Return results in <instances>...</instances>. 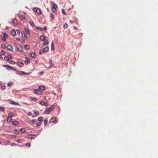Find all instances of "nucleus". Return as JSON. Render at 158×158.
I'll return each mask as SVG.
<instances>
[{"label":"nucleus","mask_w":158,"mask_h":158,"mask_svg":"<svg viewBox=\"0 0 158 158\" xmlns=\"http://www.w3.org/2000/svg\"><path fill=\"white\" fill-rule=\"evenodd\" d=\"M18 49L19 51H22V48L21 46L18 48Z\"/></svg>","instance_id":"41"},{"label":"nucleus","mask_w":158,"mask_h":158,"mask_svg":"<svg viewBox=\"0 0 158 158\" xmlns=\"http://www.w3.org/2000/svg\"><path fill=\"white\" fill-rule=\"evenodd\" d=\"M50 62L51 63V65L49 67V68H51L52 65H53V64H52V61L51 60L50 61Z\"/></svg>","instance_id":"48"},{"label":"nucleus","mask_w":158,"mask_h":158,"mask_svg":"<svg viewBox=\"0 0 158 158\" xmlns=\"http://www.w3.org/2000/svg\"><path fill=\"white\" fill-rule=\"evenodd\" d=\"M45 87L44 86L40 85L39 87V89L40 90H44L45 89Z\"/></svg>","instance_id":"12"},{"label":"nucleus","mask_w":158,"mask_h":158,"mask_svg":"<svg viewBox=\"0 0 158 158\" xmlns=\"http://www.w3.org/2000/svg\"><path fill=\"white\" fill-rule=\"evenodd\" d=\"M61 12H62V14H63L64 15H66V14H65V12L64 10L63 9H62L61 10Z\"/></svg>","instance_id":"43"},{"label":"nucleus","mask_w":158,"mask_h":158,"mask_svg":"<svg viewBox=\"0 0 158 158\" xmlns=\"http://www.w3.org/2000/svg\"><path fill=\"white\" fill-rule=\"evenodd\" d=\"M5 89V86H2L1 87V89L2 90H4Z\"/></svg>","instance_id":"46"},{"label":"nucleus","mask_w":158,"mask_h":158,"mask_svg":"<svg viewBox=\"0 0 158 158\" xmlns=\"http://www.w3.org/2000/svg\"><path fill=\"white\" fill-rule=\"evenodd\" d=\"M17 64L19 67H22L23 65V63L21 62H18Z\"/></svg>","instance_id":"17"},{"label":"nucleus","mask_w":158,"mask_h":158,"mask_svg":"<svg viewBox=\"0 0 158 158\" xmlns=\"http://www.w3.org/2000/svg\"><path fill=\"white\" fill-rule=\"evenodd\" d=\"M5 66H6V68H9V69L14 70L15 71H16L17 70L15 67H12L10 66L7 65H4Z\"/></svg>","instance_id":"9"},{"label":"nucleus","mask_w":158,"mask_h":158,"mask_svg":"<svg viewBox=\"0 0 158 158\" xmlns=\"http://www.w3.org/2000/svg\"><path fill=\"white\" fill-rule=\"evenodd\" d=\"M16 145V144L15 143H14V142H13V143H11V145L12 146H14L15 145Z\"/></svg>","instance_id":"49"},{"label":"nucleus","mask_w":158,"mask_h":158,"mask_svg":"<svg viewBox=\"0 0 158 158\" xmlns=\"http://www.w3.org/2000/svg\"><path fill=\"white\" fill-rule=\"evenodd\" d=\"M53 94H54V95H56V94L55 93H54Z\"/></svg>","instance_id":"64"},{"label":"nucleus","mask_w":158,"mask_h":158,"mask_svg":"<svg viewBox=\"0 0 158 158\" xmlns=\"http://www.w3.org/2000/svg\"><path fill=\"white\" fill-rule=\"evenodd\" d=\"M45 37L44 35H41L40 37V40L42 41H44L45 40Z\"/></svg>","instance_id":"24"},{"label":"nucleus","mask_w":158,"mask_h":158,"mask_svg":"<svg viewBox=\"0 0 158 158\" xmlns=\"http://www.w3.org/2000/svg\"><path fill=\"white\" fill-rule=\"evenodd\" d=\"M24 31L27 34L30 35V31L29 29L27 28H24Z\"/></svg>","instance_id":"19"},{"label":"nucleus","mask_w":158,"mask_h":158,"mask_svg":"<svg viewBox=\"0 0 158 158\" xmlns=\"http://www.w3.org/2000/svg\"><path fill=\"white\" fill-rule=\"evenodd\" d=\"M3 37L2 38V40L3 41H6V39L8 38V35L7 34L5 33H3Z\"/></svg>","instance_id":"7"},{"label":"nucleus","mask_w":158,"mask_h":158,"mask_svg":"<svg viewBox=\"0 0 158 158\" xmlns=\"http://www.w3.org/2000/svg\"><path fill=\"white\" fill-rule=\"evenodd\" d=\"M8 115V116H10V117H11L14 116V114L12 112H11L9 113Z\"/></svg>","instance_id":"37"},{"label":"nucleus","mask_w":158,"mask_h":158,"mask_svg":"<svg viewBox=\"0 0 158 158\" xmlns=\"http://www.w3.org/2000/svg\"><path fill=\"white\" fill-rule=\"evenodd\" d=\"M64 27V28H67L68 27V24L66 23H65L63 25Z\"/></svg>","instance_id":"38"},{"label":"nucleus","mask_w":158,"mask_h":158,"mask_svg":"<svg viewBox=\"0 0 158 158\" xmlns=\"http://www.w3.org/2000/svg\"><path fill=\"white\" fill-rule=\"evenodd\" d=\"M44 30H47V27L46 26H44Z\"/></svg>","instance_id":"58"},{"label":"nucleus","mask_w":158,"mask_h":158,"mask_svg":"<svg viewBox=\"0 0 158 158\" xmlns=\"http://www.w3.org/2000/svg\"><path fill=\"white\" fill-rule=\"evenodd\" d=\"M20 18L21 20H24L25 19V17L23 16H21Z\"/></svg>","instance_id":"40"},{"label":"nucleus","mask_w":158,"mask_h":158,"mask_svg":"<svg viewBox=\"0 0 158 158\" xmlns=\"http://www.w3.org/2000/svg\"><path fill=\"white\" fill-rule=\"evenodd\" d=\"M11 103L13 105H19V103L18 102H15L12 101L11 102Z\"/></svg>","instance_id":"34"},{"label":"nucleus","mask_w":158,"mask_h":158,"mask_svg":"<svg viewBox=\"0 0 158 158\" xmlns=\"http://www.w3.org/2000/svg\"><path fill=\"white\" fill-rule=\"evenodd\" d=\"M4 59L6 61H9V60L10 59H8V57H7V56H5L4 58Z\"/></svg>","instance_id":"36"},{"label":"nucleus","mask_w":158,"mask_h":158,"mask_svg":"<svg viewBox=\"0 0 158 158\" xmlns=\"http://www.w3.org/2000/svg\"><path fill=\"white\" fill-rule=\"evenodd\" d=\"M48 120L47 119H46V118L44 120V125L45 126L47 124V123H48Z\"/></svg>","instance_id":"33"},{"label":"nucleus","mask_w":158,"mask_h":158,"mask_svg":"<svg viewBox=\"0 0 158 158\" xmlns=\"http://www.w3.org/2000/svg\"><path fill=\"white\" fill-rule=\"evenodd\" d=\"M40 104L42 105H44L45 106H48V102H44L43 101H40Z\"/></svg>","instance_id":"8"},{"label":"nucleus","mask_w":158,"mask_h":158,"mask_svg":"<svg viewBox=\"0 0 158 158\" xmlns=\"http://www.w3.org/2000/svg\"><path fill=\"white\" fill-rule=\"evenodd\" d=\"M45 42L43 43V44L44 45H47L48 44V41L47 40H45Z\"/></svg>","instance_id":"22"},{"label":"nucleus","mask_w":158,"mask_h":158,"mask_svg":"<svg viewBox=\"0 0 158 158\" xmlns=\"http://www.w3.org/2000/svg\"><path fill=\"white\" fill-rule=\"evenodd\" d=\"M25 48L27 50L29 49L30 48V47L28 45H26L25 46Z\"/></svg>","instance_id":"29"},{"label":"nucleus","mask_w":158,"mask_h":158,"mask_svg":"<svg viewBox=\"0 0 158 158\" xmlns=\"http://www.w3.org/2000/svg\"><path fill=\"white\" fill-rule=\"evenodd\" d=\"M12 118L11 117H10V116H8L7 118V121L9 122H10L12 120Z\"/></svg>","instance_id":"25"},{"label":"nucleus","mask_w":158,"mask_h":158,"mask_svg":"<svg viewBox=\"0 0 158 158\" xmlns=\"http://www.w3.org/2000/svg\"><path fill=\"white\" fill-rule=\"evenodd\" d=\"M25 145L27 146L30 147L31 146V144L29 143H27L25 144Z\"/></svg>","instance_id":"47"},{"label":"nucleus","mask_w":158,"mask_h":158,"mask_svg":"<svg viewBox=\"0 0 158 158\" xmlns=\"http://www.w3.org/2000/svg\"><path fill=\"white\" fill-rule=\"evenodd\" d=\"M1 47L3 48H6V45L5 44H2L1 45Z\"/></svg>","instance_id":"42"},{"label":"nucleus","mask_w":158,"mask_h":158,"mask_svg":"<svg viewBox=\"0 0 158 158\" xmlns=\"http://www.w3.org/2000/svg\"><path fill=\"white\" fill-rule=\"evenodd\" d=\"M54 106H55L52 105L50 107L46 108L45 110V113L47 114H49L50 112L52 111Z\"/></svg>","instance_id":"1"},{"label":"nucleus","mask_w":158,"mask_h":158,"mask_svg":"<svg viewBox=\"0 0 158 158\" xmlns=\"http://www.w3.org/2000/svg\"><path fill=\"white\" fill-rule=\"evenodd\" d=\"M22 36L25 40H27V36L25 34L22 33Z\"/></svg>","instance_id":"23"},{"label":"nucleus","mask_w":158,"mask_h":158,"mask_svg":"<svg viewBox=\"0 0 158 158\" xmlns=\"http://www.w3.org/2000/svg\"><path fill=\"white\" fill-rule=\"evenodd\" d=\"M39 73L40 75H42L43 74V72H40Z\"/></svg>","instance_id":"59"},{"label":"nucleus","mask_w":158,"mask_h":158,"mask_svg":"<svg viewBox=\"0 0 158 158\" xmlns=\"http://www.w3.org/2000/svg\"><path fill=\"white\" fill-rule=\"evenodd\" d=\"M11 33L12 35L15 36L16 35V32L15 30H13L11 32Z\"/></svg>","instance_id":"21"},{"label":"nucleus","mask_w":158,"mask_h":158,"mask_svg":"<svg viewBox=\"0 0 158 158\" xmlns=\"http://www.w3.org/2000/svg\"><path fill=\"white\" fill-rule=\"evenodd\" d=\"M69 21H70V22L71 23H73V21H72V20H70Z\"/></svg>","instance_id":"62"},{"label":"nucleus","mask_w":158,"mask_h":158,"mask_svg":"<svg viewBox=\"0 0 158 158\" xmlns=\"http://www.w3.org/2000/svg\"><path fill=\"white\" fill-rule=\"evenodd\" d=\"M8 62L10 63V64H15V62L13 60H9Z\"/></svg>","instance_id":"27"},{"label":"nucleus","mask_w":158,"mask_h":158,"mask_svg":"<svg viewBox=\"0 0 158 158\" xmlns=\"http://www.w3.org/2000/svg\"><path fill=\"white\" fill-rule=\"evenodd\" d=\"M34 93L35 94H37L38 95L41 94V92L40 91V90H38V89H34Z\"/></svg>","instance_id":"10"},{"label":"nucleus","mask_w":158,"mask_h":158,"mask_svg":"<svg viewBox=\"0 0 158 158\" xmlns=\"http://www.w3.org/2000/svg\"><path fill=\"white\" fill-rule=\"evenodd\" d=\"M56 120V118L54 117L52 118L49 121L50 123H52L55 122Z\"/></svg>","instance_id":"15"},{"label":"nucleus","mask_w":158,"mask_h":158,"mask_svg":"<svg viewBox=\"0 0 158 158\" xmlns=\"http://www.w3.org/2000/svg\"><path fill=\"white\" fill-rule=\"evenodd\" d=\"M31 121L32 123H34L35 122L36 120L35 119H33L31 120Z\"/></svg>","instance_id":"51"},{"label":"nucleus","mask_w":158,"mask_h":158,"mask_svg":"<svg viewBox=\"0 0 158 158\" xmlns=\"http://www.w3.org/2000/svg\"><path fill=\"white\" fill-rule=\"evenodd\" d=\"M31 99L32 101H34L35 102L37 100V99L35 98H31Z\"/></svg>","instance_id":"39"},{"label":"nucleus","mask_w":158,"mask_h":158,"mask_svg":"<svg viewBox=\"0 0 158 158\" xmlns=\"http://www.w3.org/2000/svg\"><path fill=\"white\" fill-rule=\"evenodd\" d=\"M73 28L74 29H77V27L75 26H74Z\"/></svg>","instance_id":"61"},{"label":"nucleus","mask_w":158,"mask_h":158,"mask_svg":"<svg viewBox=\"0 0 158 158\" xmlns=\"http://www.w3.org/2000/svg\"><path fill=\"white\" fill-rule=\"evenodd\" d=\"M37 136L32 134H30L28 135V138L30 139H34Z\"/></svg>","instance_id":"6"},{"label":"nucleus","mask_w":158,"mask_h":158,"mask_svg":"<svg viewBox=\"0 0 158 158\" xmlns=\"http://www.w3.org/2000/svg\"><path fill=\"white\" fill-rule=\"evenodd\" d=\"M1 53L2 55H4V52L3 50H2L1 52Z\"/></svg>","instance_id":"52"},{"label":"nucleus","mask_w":158,"mask_h":158,"mask_svg":"<svg viewBox=\"0 0 158 158\" xmlns=\"http://www.w3.org/2000/svg\"><path fill=\"white\" fill-rule=\"evenodd\" d=\"M33 112L35 115L36 116H38L39 114V112L38 111L36 110H34Z\"/></svg>","instance_id":"26"},{"label":"nucleus","mask_w":158,"mask_h":158,"mask_svg":"<svg viewBox=\"0 0 158 158\" xmlns=\"http://www.w3.org/2000/svg\"><path fill=\"white\" fill-rule=\"evenodd\" d=\"M33 10L36 12L39 15H40L41 14V11L40 9L36 8H34L33 9Z\"/></svg>","instance_id":"5"},{"label":"nucleus","mask_w":158,"mask_h":158,"mask_svg":"<svg viewBox=\"0 0 158 158\" xmlns=\"http://www.w3.org/2000/svg\"><path fill=\"white\" fill-rule=\"evenodd\" d=\"M30 56H31V57L32 58H35L36 57V55L35 53L33 52V53L30 54Z\"/></svg>","instance_id":"14"},{"label":"nucleus","mask_w":158,"mask_h":158,"mask_svg":"<svg viewBox=\"0 0 158 158\" xmlns=\"http://www.w3.org/2000/svg\"><path fill=\"white\" fill-rule=\"evenodd\" d=\"M30 72L26 73L22 71H18L17 73V74L19 75H29L30 74Z\"/></svg>","instance_id":"4"},{"label":"nucleus","mask_w":158,"mask_h":158,"mask_svg":"<svg viewBox=\"0 0 158 158\" xmlns=\"http://www.w3.org/2000/svg\"><path fill=\"white\" fill-rule=\"evenodd\" d=\"M32 118H33L35 117V116L34 115H32Z\"/></svg>","instance_id":"63"},{"label":"nucleus","mask_w":158,"mask_h":158,"mask_svg":"<svg viewBox=\"0 0 158 158\" xmlns=\"http://www.w3.org/2000/svg\"><path fill=\"white\" fill-rule=\"evenodd\" d=\"M29 24L32 26L34 27L35 26V24L32 21H30L29 22Z\"/></svg>","instance_id":"28"},{"label":"nucleus","mask_w":158,"mask_h":158,"mask_svg":"<svg viewBox=\"0 0 158 158\" xmlns=\"http://www.w3.org/2000/svg\"><path fill=\"white\" fill-rule=\"evenodd\" d=\"M15 134H18L19 133V132L18 130H17V129H15Z\"/></svg>","instance_id":"45"},{"label":"nucleus","mask_w":158,"mask_h":158,"mask_svg":"<svg viewBox=\"0 0 158 158\" xmlns=\"http://www.w3.org/2000/svg\"><path fill=\"white\" fill-rule=\"evenodd\" d=\"M35 28L36 30L39 31H42L43 30V29L40 27H35Z\"/></svg>","instance_id":"31"},{"label":"nucleus","mask_w":158,"mask_h":158,"mask_svg":"<svg viewBox=\"0 0 158 158\" xmlns=\"http://www.w3.org/2000/svg\"><path fill=\"white\" fill-rule=\"evenodd\" d=\"M26 60L25 61L24 63L26 64L27 65L29 63H30V61L29 60V58L26 57Z\"/></svg>","instance_id":"18"},{"label":"nucleus","mask_w":158,"mask_h":158,"mask_svg":"<svg viewBox=\"0 0 158 158\" xmlns=\"http://www.w3.org/2000/svg\"><path fill=\"white\" fill-rule=\"evenodd\" d=\"M50 17H51L52 19H54V15H53V14L52 13H51V16H50Z\"/></svg>","instance_id":"50"},{"label":"nucleus","mask_w":158,"mask_h":158,"mask_svg":"<svg viewBox=\"0 0 158 158\" xmlns=\"http://www.w3.org/2000/svg\"><path fill=\"white\" fill-rule=\"evenodd\" d=\"M28 115H29V116H31L32 115V113L31 112H29L28 113Z\"/></svg>","instance_id":"53"},{"label":"nucleus","mask_w":158,"mask_h":158,"mask_svg":"<svg viewBox=\"0 0 158 158\" xmlns=\"http://www.w3.org/2000/svg\"><path fill=\"white\" fill-rule=\"evenodd\" d=\"M5 110V108L3 107H1L0 106V111H3Z\"/></svg>","instance_id":"35"},{"label":"nucleus","mask_w":158,"mask_h":158,"mask_svg":"<svg viewBox=\"0 0 158 158\" xmlns=\"http://www.w3.org/2000/svg\"><path fill=\"white\" fill-rule=\"evenodd\" d=\"M16 40L19 41H20V39L19 38H17L16 39Z\"/></svg>","instance_id":"57"},{"label":"nucleus","mask_w":158,"mask_h":158,"mask_svg":"<svg viewBox=\"0 0 158 158\" xmlns=\"http://www.w3.org/2000/svg\"><path fill=\"white\" fill-rule=\"evenodd\" d=\"M36 124H37V126H39L40 125V123H38L37 122L36 123Z\"/></svg>","instance_id":"60"},{"label":"nucleus","mask_w":158,"mask_h":158,"mask_svg":"<svg viewBox=\"0 0 158 158\" xmlns=\"http://www.w3.org/2000/svg\"><path fill=\"white\" fill-rule=\"evenodd\" d=\"M38 120L40 122H42L43 121V118L42 117H40L38 118Z\"/></svg>","instance_id":"32"},{"label":"nucleus","mask_w":158,"mask_h":158,"mask_svg":"<svg viewBox=\"0 0 158 158\" xmlns=\"http://www.w3.org/2000/svg\"><path fill=\"white\" fill-rule=\"evenodd\" d=\"M16 31H17L18 34H19L20 33L19 31V30H17Z\"/></svg>","instance_id":"56"},{"label":"nucleus","mask_w":158,"mask_h":158,"mask_svg":"<svg viewBox=\"0 0 158 158\" xmlns=\"http://www.w3.org/2000/svg\"><path fill=\"white\" fill-rule=\"evenodd\" d=\"M17 142L19 143H20L21 142V141L20 139H18L17 140Z\"/></svg>","instance_id":"54"},{"label":"nucleus","mask_w":158,"mask_h":158,"mask_svg":"<svg viewBox=\"0 0 158 158\" xmlns=\"http://www.w3.org/2000/svg\"><path fill=\"white\" fill-rule=\"evenodd\" d=\"M57 6L56 4L54 3L53 4L52 6L51 7V10L52 12L54 13H56V8H57Z\"/></svg>","instance_id":"3"},{"label":"nucleus","mask_w":158,"mask_h":158,"mask_svg":"<svg viewBox=\"0 0 158 158\" xmlns=\"http://www.w3.org/2000/svg\"><path fill=\"white\" fill-rule=\"evenodd\" d=\"M55 50V47L54 45L53 42L52 41V42L51 46V50L52 51H53Z\"/></svg>","instance_id":"16"},{"label":"nucleus","mask_w":158,"mask_h":158,"mask_svg":"<svg viewBox=\"0 0 158 158\" xmlns=\"http://www.w3.org/2000/svg\"><path fill=\"white\" fill-rule=\"evenodd\" d=\"M48 46H46L41 50H40L39 54H41L47 52L48 51Z\"/></svg>","instance_id":"2"},{"label":"nucleus","mask_w":158,"mask_h":158,"mask_svg":"<svg viewBox=\"0 0 158 158\" xmlns=\"http://www.w3.org/2000/svg\"><path fill=\"white\" fill-rule=\"evenodd\" d=\"M12 123L14 125H17L19 124V123L17 121H14L12 122Z\"/></svg>","instance_id":"20"},{"label":"nucleus","mask_w":158,"mask_h":158,"mask_svg":"<svg viewBox=\"0 0 158 158\" xmlns=\"http://www.w3.org/2000/svg\"><path fill=\"white\" fill-rule=\"evenodd\" d=\"M12 84L11 83H9L7 85V86H10L12 85Z\"/></svg>","instance_id":"55"},{"label":"nucleus","mask_w":158,"mask_h":158,"mask_svg":"<svg viewBox=\"0 0 158 158\" xmlns=\"http://www.w3.org/2000/svg\"><path fill=\"white\" fill-rule=\"evenodd\" d=\"M7 48L10 51H13V48L11 45H8L7 46Z\"/></svg>","instance_id":"11"},{"label":"nucleus","mask_w":158,"mask_h":158,"mask_svg":"<svg viewBox=\"0 0 158 158\" xmlns=\"http://www.w3.org/2000/svg\"><path fill=\"white\" fill-rule=\"evenodd\" d=\"M13 24L14 26H16L18 24L17 20L16 19H14L13 21Z\"/></svg>","instance_id":"13"},{"label":"nucleus","mask_w":158,"mask_h":158,"mask_svg":"<svg viewBox=\"0 0 158 158\" xmlns=\"http://www.w3.org/2000/svg\"><path fill=\"white\" fill-rule=\"evenodd\" d=\"M25 130L24 128H22L20 129V132L21 133H23L25 132Z\"/></svg>","instance_id":"30"},{"label":"nucleus","mask_w":158,"mask_h":158,"mask_svg":"<svg viewBox=\"0 0 158 158\" xmlns=\"http://www.w3.org/2000/svg\"><path fill=\"white\" fill-rule=\"evenodd\" d=\"M7 57H8L9 59H12L13 58L12 56L9 55H8V56H7Z\"/></svg>","instance_id":"44"}]
</instances>
